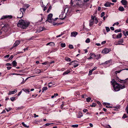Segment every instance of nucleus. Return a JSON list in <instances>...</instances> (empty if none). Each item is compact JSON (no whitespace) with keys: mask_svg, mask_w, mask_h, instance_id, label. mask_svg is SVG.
Instances as JSON below:
<instances>
[{"mask_svg":"<svg viewBox=\"0 0 128 128\" xmlns=\"http://www.w3.org/2000/svg\"><path fill=\"white\" fill-rule=\"evenodd\" d=\"M111 82L113 87L114 90L115 91H118L121 89H123L125 88L124 85L122 86L120 85L115 81L114 79H112Z\"/></svg>","mask_w":128,"mask_h":128,"instance_id":"1","label":"nucleus"},{"mask_svg":"<svg viewBox=\"0 0 128 128\" xmlns=\"http://www.w3.org/2000/svg\"><path fill=\"white\" fill-rule=\"evenodd\" d=\"M30 24L29 22L22 20H20L17 24V26L23 29L26 28Z\"/></svg>","mask_w":128,"mask_h":128,"instance_id":"2","label":"nucleus"},{"mask_svg":"<svg viewBox=\"0 0 128 128\" xmlns=\"http://www.w3.org/2000/svg\"><path fill=\"white\" fill-rule=\"evenodd\" d=\"M26 10V9L24 8H20L18 14L17 18H21L23 16V13L22 11L24 12Z\"/></svg>","mask_w":128,"mask_h":128,"instance_id":"3","label":"nucleus"},{"mask_svg":"<svg viewBox=\"0 0 128 128\" xmlns=\"http://www.w3.org/2000/svg\"><path fill=\"white\" fill-rule=\"evenodd\" d=\"M82 0H71L70 4L71 6H75L76 5L79 4V3L78 2L81 1Z\"/></svg>","mask_w":128,"mask_h":128,"instance_id":"4","label":"nucleus"},{"mask_svg":"<svg viewBox=\"0 0 128 128\" xmlns=\"http://www.w3.org/2000/svg\"><path fill=\"white\" fill-rule=\"evenodd\" d=\"M95 16H91V19L90 21L89 26H91L93 25Z\"/></svg>","mask_w":128,"mask_h":128,"instance_id":"5","label":"nucleus"},{"mask_svg":"<svg viewBox=\"0 0 128 128\" xmlns=\"http://www.w3.org/2000/svg\"><path fill=\"white\" fill-rule=\"evenodd\" d=\"M52 14H50L48 16V18L47 20L49 22H51V20L52 19Z\"/></svg>","mask_w":128,"mask_h":128,"instance_id":"6","label":"nucleus"},{"mask_svg":"<svg viewBox=\"0 0 128 128\" xmlns=\"http://www.w3.org/2000/svg\"><path fill=\"white\" fill-rule=\"evenodd\" d=\"M111 50L108 48H105L102 51V53L104 54H107Z\"/></svg>","mask_w":128,"mask_h":128,"instance_id":"7","label":"nucleus"},{"mask_svg":"<svg viewBox=\"0 0 128 128\" xmlns=\"http://www.w3.org/2000/svg\"><path fill=\"white\" fill-rule=\"evenodd\" d=\"M12 16L11 15L4 16H2L0 19L2 20L8 18H12Z\"/></svg>","mask_w":128,"mask_h":128,"instance_id":"8","label":"nucleus"},{"mask_svg":"<svg viewBox=\"0 0 128 128\" xmlns=\"http://www.w3.org/2000/svg\"><path fill=\"white\" fill-rule=\"evenodd\" d=\"M78 34V33L77 32L75 31H74L71 32L70 36L71 37H76Z\"/></svg>","mask_w":128,"mask_h":128,"instance_id":"9","label":"nucleus"},{"mask_svg":"<svg viewBox=\"0 0 128 128\" xmlns=\"http://www.w3.org/2000/svg\"><path fill=\"white\" fill-rule=\"evenodd\" d=\"M20 43V41L19 40L16 41L14 44L13 46L14 47L17 46Z\"/></svg>","mask_w":128,"mask_h":128,"instance_id":"10","label":"nucleus"},{"mask_svg":"<svg viewBox=\"0 0 128 128\" xmlns=\"http://www.w3.org/2000/svg\"><path fill=\"white\" fill-rule=\"evenodd\" d=\"M17 90L16 89H15L14 90L12 91H10L8 94V95H11L14 94L16 92Z\"/></svg>","mask_w":128,"mask_h":128,"instance_id":"11","label":"nucleus"},{"mask_svg":"<svg viewBox=\"0 0 128 128\" xmlns=\"http://www.w3.org/2000/svg\"><path fill=\"white\" fill-rule=\"evenodd\" d=\"M97 68V67L96 66L94 67L91 70H90L89 72V73H88V75L90 76L92 74V72L94 70H96Z\"/></svg>","mask_w":128,"mask_h":128,"instance_id":"12","label":"nucleus"},{"mask_svg":"<svg viewBox=\"0 0 128 128\" xmlns=\"http://www.w3.org/2000/svg\"><path fill=\"white\" fill-rule=\"evenodd\" d=\"M120 2L122 4L124 5H126L128 2L126 0H122Z\"/></svg>","mask_w":128,"mask_h":128,"instance_id":"13","label":"nucleus"},{"mask_svg":"<svg viewBox=\"0 0 128 128\" xmlns=\"http://www.w3.org/2000/svg\"><path fill=\"white\" fill-rule=\"evenodd\" d=\"M111 4V3L107 2L104 5L106 7H109L110 6Z\"/></svg>","mask_w":128,"mask_h":128,"instance_id":"14","label":"nucleus"},{"mask_svg":"<svg viewBox=\"0 0 128 128\" xmlns=\"http://www.w3.org/2000/svg\"><path fill=\"white\" fill-rule=\"evenodd\" d=\"M70 72V71L69 70H68L67 71L64 72L63 75H66L68 74Z\"/></svg>","mask_w":128,"mask_h":128,"instance_id":"15","label":"nucleus"},{"mask_svg":"<svg viewBox=\"0 0 128 128\" xmlns=\"http://www.w3.org/2000/svg\"><path fill=\"white\" fill-rule=\"evenodd\" d=\"M118 10H119L121 12H122L124 10V8L122 6L118 8Z\"/></svg>","mask_w":128,"mask_h":128,"instance_id":"16","label":"nucleus"},{"mask_svg":"<svg viewBox=\"0 0 128 128\" xmlns=\"http://www.w3.org/2000/svg\"><path fill=\"white\" fill-rule=\"evenodd\" d=\"M41 72V71L40 69H37L35 70V72L37 74H38Z\"/></svg>","mask_w":128,"mask_h":128,"instance_id":"17","label":"nucleus"},{"mask_svg":"<svg viewBox=\"0 0 128 128\" xmlns=\"http://www.w3.org/2000/svg\"><path fill=\"white\" fill-rule=\"evenodd\" d=\"M49 4H48L47 5L45 6H42V7H44V8L43 9L44 11H45V10H46L47 8H48V6Z\"/></svg>","mask_w":128,"mask_h":128,"instance_id":"18","label":"nucleus"},{"mask_svg":"<svg viewBox=\"0 0 128 128\" xmlns=\"http://www.w3.org/2000/svg\"><path fill=\"white\" fill-rule=\"evenodd\" d=\"M83 116L82 113L81 112H79L78 113V118H80Z\"/></svg>","mask_w":128,"mask_h":128,"instance_id":"19","label":"nucleus"},{"mask_svg":"<svg viewBox=\"0 0 128 128\" xmlns=\"http://www.w3.org/2000/svg\"><path fill=\"white\" fill-rule=\"evenodd\" d=\"M12 63L13 66L14 67H16L17 64V63L15 60Z\"/></svg>","mask_w":128,"mask_h":128,"instance_id":"20","label":"nucleus"},{"mask_svg":"<svg viewBox=\"0 0 128 128\" xmlns=\"http://www.w3.org/2000/svg\"><path fill=\"white\" fill-rule=\"evenodd\" d=\"M90 56H92V58H96V55L94 54L91 53L90 54Z\"/></svg>","mask_w":128,"mask_h":128,"instance_id":"21","label":"nucleus"},{"mask_svg":"<svg viewBox=\"0 0 128 128\" xmlns=\"http://www.w3.org/2000/svg\"><path fill=\"white\" fill-rule=\"evenodd\" d=\"M58 50L57 48H53L52 49V50L50 51V52H56Z\"/></svg>","mask_w":128,"mask_h":128,"instance_id":"22","label":"nucleus"},{"mask_svg":"<svg viewBox=\"0 0 128 128\" xmlns=\"http://www.w3.org/2000/svg\"><path fill=\"white\" fill-rule=\"evenodd\" d=\"M65 60L67 62H70L71 61V59L68 57H66L65 58Z\"/></svg>","mask_w":128,"mask_h":128,"instance_id":"23","label":"nucleus"},{"mask_svg":"<svg viewBox=\"0 0 128 128\" xmlns=\"http://www.w3.org/2000/svg\"><path fill=\"white\" fill-rule=\"evenodd\" d=\"M120 106H115L114 107V110H117L118 109H120Z\"/></svg>","mask_w":128,"mask_h":128,"instance_id":"24","label":"nucleus"},{"mask_svg":"<svg viewBox=\"0 0 128 128\" xmlns=\"http://www.w3.org/2000/svg\"><path fill=\"white\" fill-rule=\"evenodd\" d=\"M48 89V88L46 87H43L42 89V92H43L44 91L47 90Z\"/></svg>","mask_w":128,"mask_h":128,"instance_id":"25","label":"nucleus"},{"mask_svg":"<svg viewBox=\"0 0 128 128\" xmlns=\"http://www.w3.org/2000/svg\"><path fill=\"white\" fill-rule=\"evenodd\" d=\"M122 36V34L121 33L118 34L117 35V38H120Z\"/></svg>","mask_w":128,"mask_h":128,"instance_id":"26","label":"nucleus"},{"mask_svg":"<svg viewBox=\"0 0 128 128\" xmlns=\"http://www.w3.org/2000/svg\"><path fill=\"white\" fill-rule=\"evenodd\" d=\"M101 58L100 56V54H98L97 55H96V58L97 60H98Z\"/></svg>","mask_w":128,"mask_h":128,"instance_id":"27","label":"nucleus"},{"mask_svg":"<svg viewBox=\"0 0 128 128\" xmlns=\"http://www.w3.org/2000/svg\"><path fill=\"white\" fill-rule=\"evenodd\" d=\"M22 125L25 127L26 128H28L29 127V126H27L26 124H25L24 122H22Z\"/></svg>","mask_w":128,"mask_h":128,"instance_id":"28","label":"nucleus"},{"mask_svg":"<svg viewBox=\"0 0 128 128\" xmlns=\"http://www.w3.org/2000/svg\"><path fill=\"white\" fill-rule=\"evenodd\" d=\"M52 44H54L53 45H54V44L53 42H49V43H47L46 44V45L48 46L49 45H50L51 46V45H52Z\"/></svg>","mask_w":128,"mask_h":128,"instance_id":"29","label":"nucleus"},{"mask_svg":"<svg viewBox=\"0 0 128 128\" xmlns=\"http://www.w3.org/2000/svg\"><path fill=\"white\" fill-rule=\"evenodd\" d=\"M10 99L13 102L16 100V97H11L10 98Z\"/></svg>","mask_w":128,"mask_h":128,"instance_id":"30","label":"nucleus"},{"mask_svg":"<svg viewBox=\"0 0 128 128\" xmlns=\"http://www.w3.org/2000/svg\"><path fill=\"white\" fill-rule=\"evenodd\" d=\"M52 8V7L51 6H49V8L47 11V13H49L50 12V11L51 9Z\"/></svg>","mask_w":128,"mask_h":128,"instance_id":"31","label":"nucleus"},{"mask_svg":"<svg viewBox=\"0 0 128 128\" xmlns=\"http://www.w3.org/2000/svg\"><path fill=\"white\" fill-rule=\"evenodd\" d=\"M90 40L89 38H87L85 41V42L86 43H88L90 42Z\"/></svg>","mask_w":128,"mask_h":128,"instance_id":"32","label":"nucleus"},{"mask_svg":"<svg viewBox=\"0 0 128 128\" xmlns=\"http://www.w3.org/2000/svg\"><path fill=\"white\" fill-rule=\"evenodd\" d=\"M58 95V94L57 93L54 94V95H52L51 96L52 98H54V97H56V96Z\"/></svg>","mask_w":128,"mask_h":128,"instance_id":"33","label":"nucleus"},{"mask_svg":"<svg viewBox=\"0 0 128 128\" xmlns=\"http://www.w3.org/2000/svg\"><path fill=\"white\" fill-rule=\"evenodd\" d=\"M123 32L125 36H126V34L128 35V31H126L125 32V31H123Z\"/></svg>","mask_w":128,"mask_h":128,"instance_id":"34","label":"nucleus"},{"mask_svg":"<svg viewBox=\"0 0 128 128\" xmlns=\"http://www.w3.org/2000/svg\"><path fill=\"white\" fill-rule=\"evenodd\" d=\"M71 126L73 128H77L78 127V125L77 124L72 125Z\"/></svg>","mask_w":128,"mask_h":128,"instance_id":"35","label":"nucleus"},{"mask_svg":"<svg viewBox=\"0 0 128 128\" xmlns=\"http://www.w3.org/2000/svg\"><path fill=\"white\" fill-rule=\"evenodd\" d=\"M121 32V30L120 29H119L118 30H115L114 31V32L116 33H117V32Z\"/></svg>","mask_w":128,"mask_h":128,"instance_id":"36","label":"nucleus"},{"mask_svg":"<svg viewBox=\"0 0 128 128\" xmlns=\"http://www.w3.org/2000/svg\"><path fill=\"white\" fill-rule=\"evenodd\" d=\"M91 100V98H88L86 99V101L87 102H89Z\"/></svg>","mask_w":128,"mask_h":128,"instance_id":"37","label":"nucleus"},{"mask_svg":"<svg viewBox=\"0 0 128 128\" xmlns=\"http://www.w3.org/2000/svg\"><path fill=\"white\" fill-rule=\"evenodd\" d=\"M61 46L63 48L64 47L66 46V44L65 43H62L61 44Z\"/></svg>","mask_w":128,"mask_h":128,"instance_id":"38","label":"nucleus"},{"mask_svg":"<svg viewBox=\"0 0 128 128\" xmlns=\"http://www.w3.org/2000/svg\"><path fill=\"white\" fill-rule=\"evenodd\" d=\"M96 106V104L94 103H93L92 105H90V106L92 107H94Z\"/></svg>","mask_w":128,"mask_h":128,"instance_id":"39","label":"nucleus"},{"mask_svg":"<svg viewBox=\"0 0 128 128\" xmlns=\"http://www.w3.org/2000/svg\"><path fill=\"white\" fill-rule=\"evenodd\" d=\"M112 37L113 38H117V35L116 34H113L112 35Z\"/></svg>","mask_w":128,"mask_h":128,"instance_id":"40","label":"nucleus"},{"mask_svg":"<svg viewBox=\"0 0 128 128\" xmlns=\"http://www.w3.org/2000/svg\"><path fill=\"white\" fill-rule=\"evenodd\" d=\"M24 6L26 7V9L28 8L30 6V5L28 4H26L24 5Z\"/></svg>","mask_w":128,"mask_h":128,"instance_id":"41","label":"nucleus"},{"mask_svg":"<svg viewBox=\"0 0 128 128\" xmlns=\"http://www.w3.org/2000/svg\"><path fill=\"white\" fill-rule=\"evenodd\" d=\"M106 31L107 32H108L110 31V30L109 27H106Z\"/></svg>","mask_w":128,"mask_h":128,"instance_id":"42","label":"nucleus"},{"mask_svg":"<svg viewBox=\"0 0 128 128\" xmlns=\"http://www.w3.org/2000/svg\"><path fill=\"white\" fill-rule=\"evenodd\" d=\"M94 20H95V22L96 24H97L98 22V20L97 18L95 17Z\"/></svg>","mask_w":128,"mask_h":128,"instance_id":"43","label":"nucleus"},{"mask_svg":"<svg viewBox=\"0 0 128 128\" xmlns=\"http://www.w3.org/2000/svg\"><path fill=\"white\" fill-rule=\"evenodd\" d=\"M69 47L70 48V49H73L74 48V47L71 44H70L69 45Z\"/></svg>","mask_w":128,"mask_h":128,"instance_id":"44","label":"nucleus"},{"mask_svg":"<svg viewBox=\"0 0 128 128\" xmlns=\"http://www.w3.org/2000/svg\"><path fill=\"white\" fill-rule=\"evenodd\" d=\"M12 108H6L5 109L7 112H8L9 111L11 110Z\"/></svg>","mask_w":128,"mask_h":128,"instance_id":"45","label":"nucleus"},{"mask_svg":"<svg viewBox=\"0 0 128 128\" xmlns=\"http://www.w3.org/2000/svg\"><path fill=\"white\" fill-rule=\"evenodd\" d=\"M127 117V116L126 114H124L123 116L122 117V118H125Z\"/></svg>","mask_w":128,"mask_h":128,"instance_id":"46","label":"nucleus"},{"mask_svg":"<svg viewBox=\"0 0 128 128\" xmlns=\"http://www.w3.org/2000/svg\"><path fill=\"white\" fill-rule=\"evenodd\" d=\"M104 14H105L104 12H102L101 13V15L100 16L101 17H103L104 15Z\"/></svg>","mask_w":128,"mask_h":128,"instance_id":"47","label":"nucleus"},{"mask_svg":"<svg viewBox=\"0 0 128 128\" xmlns=\"http://www.w3.org/2000/svg\"><path fill=\"white\" fill-rule=\"evenodd\" d=\"M52 83L51 82H50L49 83L48 86H49V87H51V86H53L52 85Z\"/></svg>","mask_w":128,"mask_h":128,"instance_id":"48","label":"nucleus"},{"mask_svg":"<svg viewBox=\"0 0 128 128\" xmlns=\"http://www.w3.org/2000/svg\"><path fill=\"white\" fill-rule=\"evenodd\" d=\"M111 61V60H109L106 61L105 62V64H107L109 63Z\"/></svg>","mask_w":128,"mask_h":128,"instance_id":"49","label":"nucleus"},{"mask_svg":"<svg viewBox=\"0 0 128 128\" xmlns=\"http://www.w3.org/2000/svg\"><path fill=\"white\" fill-rule=\"evenodd\" d=\"M123 40L122 39H121L119 40L118 41V42H121L122 43L123 42Z\"/></svg>","mask_w":128,"mask_h":128,"instance_id":"50","label":"nucleus"},{"mask_svg":"<svg viewBox=\"0 0 128 128\" xmlns=\"http://www.w3.org/2000/svg\"><path fill=\"white\" fill-rule=\"evenodd\" d=\"M77 62V61L76 60H74L72 61V64H76V62Z\"/></svg>","mask_w":128,"mask_h":128,"instance_id":"51","label":"nucleus"},{"mask_svg":"<svg viewBox=\"0 0 128 128\" xmlns=\"http://www.w3.org/2000/svg\"><path fill=\"white\" fill-rule=\"evenodd\" d=\"M122 70H118V71H116L115 72V73L116 74H117L118 73H120L121 71H122Z\"/></svg>","mask_w":128,"mask_h":128,"instance_id":"52","label":"nucleus"},{"mask_svg":"<svg viewBox=\"0 0 128 128\" xmlns=\"http://www.w3.org/2000/svg\"><path fill=\"white\" fill-rule=\"evenodd\" d=\"M22 79H23L22 81V82H21V84H24L26 82L25 80H24V78H22Z\"/></svg>","mask_w":128,"mask_h":128,"instance_id":"53","label":"nucleus"},{"mask_svg":"<svg viewBox=\"0 0 128 128\" xmlns=\"http://www.w3.org/2000/svg\"><path fill=\"white\" fill-rule=\"evenodd\" d=\"M24 91L26 92L29 93L30 92L29 90L28 89H25Z\"/></svg>","mask_w":128,"mask_h":128,"instance_id":"54","label":"nucleus"},{"mask_svg":"<svg viewBox=\"0 0 128 128\" xmlns=\"http://www.w3.org/2000/svg\"><path fill=\"white\" fill-rule=\"evenodd\" d=\"M14 56L13 55H11V56L9 58V59L10 60H11L14 57Z\"/></svg>","mask_w":128,"mask_h":128,"instance_id":"55","label":"nucleus"},{"mask_svg":"<svg viewBox=\"0 0 128 128\" xmlns=\"http://www.w3.org/2000/svg\"><path fill=\"white\" fill-rule=\"evenodd\" d=\"M83 111L85 113L86 112L88 111V110L87 109H85L83 110Z\"/></svg>","mask_w":128,"mask_h":128,"instance_id":"56","label":"nucleus"},{"mask_svg":"<svg viewBox=\"0 0 128 128\" xmlns=\"http://www.w3.org/2000/svg\"><path fill=\"white\" fill-rule=\"evenodd\" d=\"M63 34H62V33H61V34H60V35H59L57 36H56V37L57 38H58V37H60V36H62V35Z\"/></svg>","mask_w":128,"mask_h":128,"instance_id":"57","label":"nucleus"},{"mask_svg":"<svg viewBox=\"0 0 128 128\" xmlns=\"http://www.w3.org/2000/svg\"><path fill=\"white\" fill-rule=\"evenodd\" d=\"M9 56H10L9 55V54L5 56H4V58H8L9 57Z\"/></svg>","mask_w":128,"mask_h":128,"instance_id":"58","label":"nucleus"},{"mask_svg":"<svg viewBox=\"0 0 128 128\" xmlns=\"http://www.w3.org/2000/svg\"><path fill=\"white\" fill-rule=\"evenodd\" d=\"M126 111L127 113L128 114V106L126 107Z\"/></svg>","mask_w":128,"mask_h":128,"instance_id":"59","label":"nucleus"},{"mask_svg":"<svg viewBox=\"0 0 128 128\" xmlns=\"http://www.w3.org/2000/svg\"><path fill=\"white\" fill-rule=\"evenodd\" d=\"M106 42V41H104L102 42L101 43V44H103Z\"/></svg>","mask_w":128,"mask_h":128,"instance_id":"60","label":"nucleus"},{"mask_svg":"<svg viewBox=\"0 0 128 128\" xmlns=\"http://www.w3.org/2000/svg\"><path fill=\"white\" fill-rule=\"evenodd\" d=\"M6 65L7 66H10L11 64H10L8 63L6 64Z\"/></svg>","mask_w":128,"mask_h":128,"instance_id":"61","label":"nucleus"},{"mask_svg":"<svg viewBox=\"0 0 128 128\" xmlns=\"http://www.w3.org/2000/svg\"><path fill=\"white\" fill-rule=\"evenodd\" d=\"M110 28L112 30H114V28L112 26L110 27Z\"/></svg>","mask_w":128,"mask_h":128,"instance_id":"62","label":"nucleus"},{"mask_svg":"<svg viewBox=\"0 0 128 128\" xmlns=\"http://www.w3.org/2000/svg\"><path fill=\"white\" fill-rule=\"evenodd\" d=\"M78 66V64H76V65H74V68H75L76 67Z\"/></svg>","mask_w":128,"mask_h":128,"instance_id":"63","label":"nucleus"},{"mask_svg":"<svg viewBox=\"0 0 128 128\" xmlns=\"http://www.w3.org/2000/svg\"><path fill=\"white\" fill-rule=\"evenodd\" d=\"M28 47H27L26 48H24V51H25L26 50H28Z\"/></svg>","mask_w":128,"mask_h":128,"instance_id":"64","label":"nucleus"}]
</instances>
